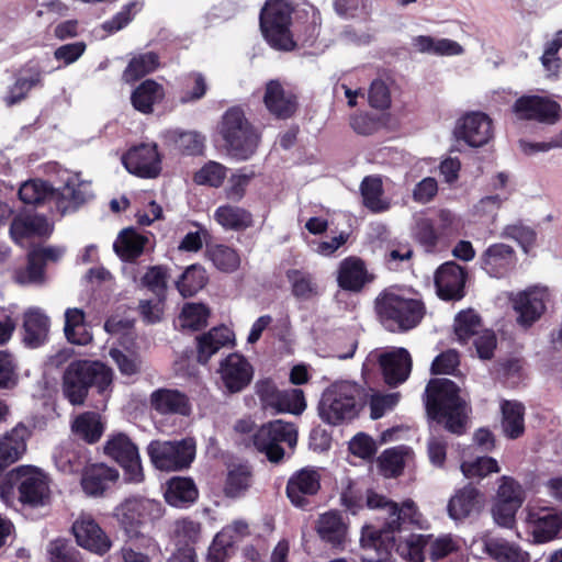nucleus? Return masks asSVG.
<instances>
[{
  "mask_svg": "<svg viewBox=\"0 0 562 562\" xmlns=\"http://www.w3.org/2000/svg\"><path fill=\"white\" fill-rule=\"evenodd\" d=\"M103 450L124 469L126 481L133 483L143 481L144 473L138 449L126 435H114L106 441Z\"/></svg>",
  "mask_w": 562,
  "mask_h": 562,
  "instance_id": "10",
  "label": "nucleus"
},
{
  "mask_svg": "<svg viewBox=\"0 0 562 562\" xmlns=\"http://www.w3.org/2000/svg\"><path fill=\"white\" fill-rule=\"evenodd\" d=\"M483 268L494 277H501L505 269L515 262L514 249L505 244L490 246L482 258Z\"/></svg>",
  "mask_w": 562,
  "mask_h": 562,
  "instance_id": "34",
  "label": "nucleus"
},
{
  "mask_svg": "<svg viewBox=\"0 0 562 562\" xmlns=\"http://www.w3.org/2000/svg\"><path fill=\"white\" fill-rule=\"evenodd\" d=\"M492 120L482 112H471L462 116L453 130L454 137L471 147H481L493 137Z\"/></svg>",
  "mask_w": 562,
  "mask_h": 562,
  "instance_id": "13",
  "label": "nucleus"
},
{
  "mask_svg": "<svg viewBox=\"0 0 562 562\" xmlns=\"http://www.w3.org/2000/svg\"><path fill=\"white\" fill-rule=\"evenodd\" d=\"M220 133L229 155L238 159L249 158L257 149L259 135L239 108H231L222 117Z\"/></svg>",
  "mask_w": 562,
  "mask_h": 562,
  "instance_id": "6",
  "label": "nucleus"
},
{
  "mask_svg": "<svg viewBox=\"0 0 562 562\" xmlns=\"http://www.w3.org/2000/svg\"><path fill=\"white\" fill-rule=\"evenodd\" d=\"M495 499L521 506L525 501V491L516 480L504 475L499 480Z\"/></svg>",
  "mask_w": 562,
  "mask_h": 562,
  "instance_id": "54",
  "label": "nucleus"
},
{
  "mask_svg": "<svg viewBox=\"0 0 562 562\" xmlns=\"http://www.w3.org/2000/svg\"><path fill=\"white\" fill-rule=\"evenodd\" d=\"M150 406L161 415L178 414L189 416L191 405L188 396L171 389H159L150 394Z\"/></svg>",
  "mask_w": 562,
  "mask_h": 562,
  "instance_id": "26",
  "label": "nucleus"
},
{
  "mask_svg": "<svg viewBox=\"0 0 562 562\" xmlns=\"http://www.w3.org/2000/svg\"><path fill=\"white\" fill-rule=\"evenodd\" d=\"M158 512L159 503L134 496L126 498L115 508V517L130 537H136L146 520Z\"/></svg>",
  "mask_w": 562,
  "mask_h": 562,
  "instance_id": "11",
  "label": "nucleus"
},
{
  "mask_svg": "<svg viewBox=\"0 0 562 562\" xmlns=\"http://www.w3.org/2000/svg\"><path fill=\"white\" fill-rule=\"evenodd\" d=\"M15 281L20 284H41L44 282V265L37 255L29 254V262L25 270L15 273Z\"/></svg>",
  "mask_w": 562,
  "mask_h": 562,
  "instance_id": "57",
  "label": "nucleus"
},
{
  "mask_svg": "<svg viewBox=\"0 0 562 562\" xmlns=\"http://www.w3.org/2000/svg\"><path fill=\"white\" fill-rule=\"evenodd\" d=\"M251 483V472L248 467L239 465L231 470L226 484L225 493L229 497H237L248 490Z\"/></svg>",
  "mask_w": 562,
  "mask_h": 562,
  "instance_id": "52",
  "label": "nucleus"
},
{
  "mask_svg": "<svg viewBox=\"0 0 562 562\" xmlns=\"http://www.w3.org/2000/svg\"><path fill=\"white\" fill-rule=\"evenodd\" d=\"M293 8L286 0H268L260 13V27L272 47L290 50L294 42L290 35Z\"/></svg>",
  "mask_w": 562,
  "mask_h": 562,
  "instance_id": "8",
  "label": "nucleus"
},
{
  "mask_svg": "<svg viewBox=\"0 0 562 562\" xmlns=\"http://www.w3.org/2000/svg\"><path fill=\"white\" fill-rule=\"evenodd\" d=\"M385 382L391 386L403 383L409 375L412 359L408 351L400 348L380 357Z\"/></svg>",
  "mask_w": 562,
  "mask_h": 562,
  "instance_id": "25",
  "label": "nucleus"
},
{
  "mask_svg": "<svg viewBox=\"0 0 562 562\" xmlns=\"http://www.w3.org/2000/svg\"><path fill=\"white\" fill-rule=\"evenodd\" d=\"M126 169L143 178H155L160 172V159L156 145L142 144L123 156Z\"/></svg>",
  "mask_w": 562,
  "mask_h": 562,
  "instance_id": "16",
  "label": "nucleus"
},
{
  "mask_svg": "<svg viewBox=\"0 0 562 562\" xmlns=\"http://www.w3.org/2000/svg\"><path fill=\"white\" fill-rule=\"evenodd\" d=\"M502 427L505 435L516 439L524 434V406L518 402L504 401L502 404Z\"/></svg>",
  "mask_w": 562,
  "mask_h": 562,
  "instance_id": "41",
  "label": "nucleus"
},
{
  "mask_svg": "<svg viewBox=\"0 0 562 562\" xmlns=\"http://www.w3.org/2000/svg\"><path fill=\"white\" fill-rule=\"evenodd\" d=\"M165 97L164 87L155 80L143 81L132 93L133 106L145 114L153 112V105L160 102Z\"/></svg>",
  "mask_w": 562,
  "mask_h": 562,
  "instance_id": "35",
  "label": "nucleus"
},
{
  "mask_svg": "<svg viewBox=\"0 0 562 562\" xmlns=\"http://www.w3.org/2000/svg\"><path fill=\"white\" fill-rule=\"evenodd\" d=\"M153 464L161 471H181L189 468L195 456V441L184 438L176 441L154 440L148 445Z\"/></svg>",
  "mask_w": 562,
  "mask_h": 562,
  "instance_id": "9",
  "label": "nucleus"
},
{
  "mask_svg": "<svg viewBox=\"0 0 562 562\" xmlns=\"http://www.w3.org/2000/svg\"><path fill=\"white\" fill-rule=\"evenodd\" d=\"M196 497L198 490L191 479L173 477L168 482L165 498L171 506H183L194 502Z\"/></svg>",
  "mask_w": 562,
  "mask_h": 562,
  "instance_id": "38",
  "label": "nucleus"
},
{
  "mask_svg": "<svg viewBox=\"0 0 562 562\" xmlns=\"http://www.w3.org/2000/svg\"><path fill=\"white\" fill-rule=\"evenodd\" d=\"M207 256L213 265L223 272L232 273L240 266L238 252L225 245H215L207 249Z\"/></svg>",
  "mask_w": 562,
  "mask_h": 562,
  "instance_id": "45",
  "label": "nucleus"
},
{
  "mask_svg": "<svg viewBox=\"0 0 562 562\" xmlns=\"http://www.w3.org/2000/svg\"><path fill=\"white\" fill-rule=\"evenodd\" d=\"M529 521L533 524L532 535L537 542H547L557 537L562 527V518L557 513L541 509L529 514Z\"/></svg>",
  "mask_w": 562,
  "mask_h": 562,
  "instance_id": "33",
  "label": "nucleus"
},
{
  "mask_svg": "<svg viewBox=\"0 0 562 562\" xmlns=\"http://www.w3.org/2000/svg\"><path fill=\"white\" fill-rule=\"evenodd\" d=\"M209 308L199 303H188L179 315V326L182 329L200 330L207 325Z\"/></svg>",
  "mask_w": 562,
  "mask_h": 562,
  "instance_id": "46",
  "label": "nucleus"
},
{
  "mask_svg": "<svg viewBox=\"0 0 562 562\" xmlns=\"http://www.w3.org/2000/svg\"><path fill=\"white\" fill-rule=\"evenodd\" d=\"M362 393V387L353 382L331 384L324 391L318 403L319 417L330 425L355 418L359 413Z\"/></svg>",
  "mask_w": 562,
  "mask_h": 562,
  "instance_id": "5",
  "label": "nucleus"
},
{
  "mask_svg": "<svg viewBox=\"0 0 562 562\" xmlns=\"http://www.w3.org/2000/svg\"><path fill=\"white\" fill-rule=\"evenodd\" d=\"M286 278L292 285V294L301 300H308L317 294V285L310 273L291 269L286 271Z\"/></svg>",
  "mask_w": 562,
  "mask_h": 562,
  "instance_id": "50",
  "label": "nucleus"
},
{
  "mask_svg": "<svg viewBox=\"0 0 562 562\" xmlns=\"http://www.w3.org/2000/svg\"><path fill=\"white\" fill-rule=\"evenodd\" d=\"M234 536L228 535L227 531L218 532L210 549L207 558L211 562H225L229 555V552L233 548Z\"/></svg>",
  "mask_w": 562,
  "mask_h": 562,
  "instance_id": "60",
  "label": "nucleus"
},
{
  "mask_svg": "<svg viewBox=\"0 0 562 562\" xmlns=\"http://www.w3.org/2000/svg\"><path fill=\"white\" fill-rule=\"evenodd\" d=\"M461 471L468 479L485 477L491 473L499 472L497 461L491 457H480L474 461L463 462Z\"/></svg>",
  "mask_w": 562,
  "mask_h": 562,
  "instance_id": "55",
  "label": "nucleus"
},
{
  "mask_svg": "<svg viewBox=\"0 0 562 562\" xmlns=\"http://www.w3.org/2000/svg\"><path fill=\"white\" fill-rule=\"evenodd\" d=\"M306 407L304 393L300 389L281 391L274 411L300 415Z\"/></svg>",
  "mask_w": 562,
  "mask_h": 562,
  "instance_id": "53",
  "label": "nucleus"
},
{
  "mask_svg": "<svg viewBox=\"0 0 562 562\" xmlns=\"http://www.w3.org/2000/svg\"><path fill=\"white\" fill-rule=\"evenodd\" d=\"M215 220L223 227L234 231L245 229L252 225L251 214L238 206L224 205L215 212Z\"/></svg>",
  "mask_w": 562,
  "mask_h": 562,
  "instance_id": "42",
  "label": "nucleus"
},
{
  "mask_svg": "<svg viewBox=\"0 0 562 562\" xmlns=\"http://www.w3.org/2000/svg\"><path fill=\"white\" fill-rule=\"evenodd\" d=\"M53 200L57 211L64 215L82 205L87 200V192L82 190V184L67 182L61 189L54 190Z\"/></svg>",
  "mask_w": 562,
  "mask_h": 562,
  "instance_id": "40",
  "label": "nucleus"
},
{
  "mask_svg": "<svg viewBox=\"0 0 562 562\" xmlns=\"http://www.w3.org/2000/svg\"><path fill=\"white\" fill-rule=\"evenodd\" d=\"M459 387L449 379H431L426 387V412L429 418L443 424L445 428L462 435L467 430L471 408L459 395Z\"/></svg>",
  "mask_w": 562,
  "mask_h": 562,
  "instance_id": "2",
  "label": "nucleus"
},
{
  "mask_svg": "<svg viewBox=\"0 0 562 562\" xmlns=\"http://www.w3.org/2000/svg\"><path fill=\"white\" fill-rule=\"evenodd\" d=\"M547 292L544 290H530L519 293L514 299V310L517 312V322L529 327L540 318L546 310Z\"/></svg>",
  "mask_w": 562,
  "mask_h": 562,
  "instance_id": "23",
  "label": "nucleus"
},
{
  "mask_svg": "<svg viewBox=\"0 0 562 562\" xmlns=\"http://www.w3.org/2000/svg\"><path fill=\"white\" fill-rule=\"evenodd\" d=\"M319 490V472L312 468H304L289 479L286 496L295 507L306 508L311 504L310 497L316 495Z\"/></svg>",
  "mask_w": 562,
  "mask_h": 562,
  "instance_id": "14",
  "label": "nucleus"
},
{
  "mask_svg": "<svg viewBox=\"0 0 562 562\" xmlns=\"http://www.w3.org/2000/svg\"><path fill=\"white\" fill-rule=\"evenodd\" d=\"M50 232V224L44 216L37 214L19 215L10 225V234L16 241L31 236H46Z\"/></svg>",
  "mask_w": 562,
  "mask_h": 562,
  "instance_id": "31",
  "label": "nucleus"
},
{
  "mask_svg": "<svg viewBox=\"0 0 562 562\" xmlns=\"http://www.w3.org/2000/svg\"><path fill=\"white\" fill-rule=\"evenodd\" d=\"M226 177V168L215 161H210L194 175L198 184L220 187Z\"/></svg>",
  "mask_w": 562,
  "mask_h": 562,
  "instance_id": "58",
  "label": "nucleus"
},
{
  "mask_svg": "<svg viewBox=\"0 0 562 562\" xmlns=\"http://www.w3.org/2000/svg\"><path fill=\"white\" fill-rule=\"evenodd\" d=\"M49 318L38 308H30L23 315V342L30 348L42 346L48 338Z\"/></svg>",
  "mask_w": 562,
  "mask_h": 562,
  "instance_id": "27",
  "label": "nucleus"
},
{
  "mask_svg": "<svg viewBox=\"0 0 562 562\" xmlns=\"http://www.w3.org/2000/svg\"><path fill=\"white\" fill-rule=\"evenodd\" d=\"M366 504L369 508L383 513L384 524L380 528L366 526L362 529L361 547L375 550L376 557L368 558L363 555L361 561L382 562L389 557L391 550L396 547V550L407 558L409 562H424V554L428 549V536L409 535L403 544H396L395 538V532L401 530L403 524H414L417 521L415 503L407 499L400 507L397 503L369 490L366 495Z\"/></svg>",
  "mask_w": 562,
  "mask_h": 562,
  "instance_id": "1",
  "label": "nucleus"
},
{
  "mask_svg": "<svg viewBox=\"0 0 562 562\" xmlns=\"http://www.w3.org/2000/svg\"><path fill=\"white\" fill-rule=\"evenodd\" d=\"M372 277L367 272L364 262L357 257H349L341 261L338 270V285L347 291L359 292Z\"/></svg>",
  "mask_w": 562,
  "mask_h": 562,
  "instance_id": "29",
  "label": "nucleus"
},
{
  "mask_svg": "<svg viewBox=\"0 0 562 562\" xmlns=\"http://www.w3.org/2000/svg\"><path fill=\"white\" fill-rule=\"evenodd\" d=\"M363 205L373 213L389 210L390 203L383 195L382 180L378 177H366L360 186Z\"/></svg>",
  "mask_w": 562,
  "mask_h": 562,
  "instance_id": "39",
  "label": "nucleus"
},
{
  "mask_svg": "<svg viewBox=\"0 0 562 562\" xmlns=\"http://www.w3.org/2000/svg\"><path fill=\"white\" fill-rule=\"evenodd\" d=\"M218 373L225 389L229 393H237L251 382L254 369L244 356L231 353L221 361Z\"/></svg>",
  "mask_w": 562,
  "mask_h": 562,
  "instance_id": "15",
  "label": "nucleus"
},
{
  "mask_svg": "<svg viewBox=\"0 0 562 562\" xmlns=\"http://www.w3.org/2000/svg\"><path fill=\"white\" fill-rule=\"evenodd\" d=\"M519 119L535 120L547 125H554L561 119L560 104L549 98L527 95L519 98L513 105Z\"/></svg>",
  "mask_w": 562,
  "mask_h": 562,
  "instance_id": "12",
  "label": "nucleus"
},
{
  "mask_svg": "<svg viewBox=\"0 0 562 562\" xmlns=\"http://www.w3.org/2000/svg\"><path fill=\"white\" fill-rule=\"evenodd\" d=\"M281 426L279 424H263L250 437L254 447L261 453H265L267 459L272 463H279L283 460L285 451L277 442L276 435H279Z\"/></svg>",
  "mask_w": 562,
  "mask_h": 562,
  "instance_id": "30",
  "label": "nucleus"
},
{
  "mask_svg": "<svg viewBox=\"0 0 562 562\" xmlns=\"http://www.w3.org/2000/svg\"><path fill=\"white\" fill-rule=\"evenodd\" d=\"M54 189L41 180L24 182L19 190V198L25 204L38 205L47 200H53Z\"/></svg>",
  "mask_w": 562,
  "mask_h": 562,
  "instance_id": "48",
  "label": "nucleus"
},
{
  "mask_svg": "<svg viewBox=\"0 0 562 562\" xmlns=\"http://www.w3.org/2000/svg\"><path fill=\"white\" fill-rule=\"evenodd\" d=\"M263 103L272 115L281 120L291 117L297 110L296 95L286 91L278 80L267 82Z\"/></svg>",
  "mask_w": 562,
  "mask_h": 562,
  "instance_id": "22",
  "label": "nucleus"
},
{
  "mask_svg": "<svg viewBox=\"0 0 562 562\" xmlns=\"http://www.w3.org/2000/svg\"><path fill=\"white\" fill-rule=\"evenodd\" d=\"M50 562H80L78 552L63 540H55L49 544Z\"/></svg>",
  "mask_w": 562,
  "mask_h": 562,
  "instance_id": "64",
  "label": "nucleus"
},
{
  "mask_svg": "<svg viewBox=\"0 0 562 562\" xmlns=\"http://www.w3.org/2000/svg\"><path fill=\"white\" fill-rule=\"evenodd\" d=\"M71 431L78 439L92 445L102 437L104 425L98 413L85 412L72 420Z\"/></svg>",
  "mask_w": 562,
  "mask_h": 562,
  "instance_id": "32",
  "label": "nucleus"
},
{
  "mask_svg": "<svg viewBox=\"0 0 562 562\" xmlns=\"http://www.w3.org/2000/svg\"><path fill=\"white\" fill-rule=\"evenodd\" d=\"M379 319L390 331H408L419 325L426 314L422 300L383 291L374 301Z\"/></svg>",
  "mask_w": 562,
  "mask_h": 562,
  "instance_id": "4",
  "label": "nucleus"
},
{
  "mask_svg": "<svg viewBox=\"0 0 562 562\" xmlns=\"http://www.w3.org/2000/svg\"><path fill=\"white\" fill-rule=\"evenodd\" d=\"M112 379L113 371L104 363L75 360L64 371L63 394L72 405H82L91 386H97L99 392H104L112 384Z\"/></svg>",
  "mask_w": 562,
  "mask_h": 562,
  "instance_id": "3",
  "label": "nucleus"
},
{
  "mask_svg": "<svg viewBox=\"0 0 562 562\" xmlns=\"http://www.w3.org/2000/svg\"><path fill=\"white\" fill-rule=\"evenodd\" d=\"M520 505H514L512 503H504L495 499L492 507V515L497 525L506 528H512L515 524V516Z\"/></svg>",
  "mask_w": 562,
  "mask_h": 562,
  "instance_id": "63",
  "label": "nucleus"
},
{
  "mask_svg": "<svg viewBox=\"0 0 562 562\" xmlns=\"http://www.w3.org/2000/svg\"><path fill=\"white\" fill-rule=\"evenodd\" d=\"M484 494L472 484L456 491L448 503V514L454 520H462L479 514L484 506Z\"/></svg>",
  "mask_w": 562,
  "mask_h": 562,
  "instance_id": "17",
  "label": "nucleus"
},
{
  "mask_svg": "<svg viewBox=\"0 0 562 562\" xmlns=\"http://www.w3.org/2000/svg\"><path fill=\"white\" fill-rule=\"evenodd\" d=\"M206 283L207 276L205 270L201 266L192 265L176 281V286L183 297H190L202 290Z\"/></svg>",
  "mask_w": 562,
  "mask_h": 562,
  "instance_id": "44",
  "label": "nucleus"
},
{
  "mask_svg": "<svg viewBox=\"0 0 562 562\" xmlns=\"http://www.w3.org/2000/svg\"><path fill=\"white\" fill-rule=\"evenodd\" d=\"M168 273L164 266H153L140 279V285L150 291L155 297L166 300Z\"/></svg>",
  "mask_w": 562,
  "mask_h": 562,
  "instance_id": "51",
  "label": "nucleus"
},
{
  "mask_svg": "<svg viewBox=\"0 0 562 562\" xmlns=\"http://www.w3.org/2000/svg\"><path fill=\"white\" fill-rule=\"evenodd\" d=\"M315 529L321 540L335 550H344L348 543V525L335 512L318 517Z\"/></svg>",
  "mask_w": 562,
  "mask_h": 562,
  "instance_id": "21",
  "label": "nucleus"
},
{
  "mask_svg": "<svg viewBox=\"0 0 562 562\" xmlns=\"http://www.w3.org/2000/svg\"><path fill=\"white\" fill-rule=\"evenodd\" d=\"M30 436L31 430L23 423H19L0 437V475L25 453Z\"/></svg>",
  "mask_w": 562,
  "mask_h": 562,
  "instance_id": "20",
  "label": "nucleus"
},
{
  "mask_svg": "<svg viewBox=\"0 0 562 562\" xmlns=\"http://www.w3.org/2000/svg\"><path fill=\"white\" fill-rule=\"evenodd\" d=\"M147 241L148 238L134 228H125L114 243V250L123 260L131 261L143 254Z\"/></svg>",
  "mask_w": 562,
  "mask_h": 562,
  "instance_id": "37",
  "label": "nucleus"
},
{
  "mask_svg": "<svg viewBox=\"0 0 562 562\" xmlns=\"http://www.w3.org/2000/svg\"><path fill=\"white\" fill-rule=\"evenodd\" d=\"M485 552L497 562H529V554L504 539L483 540Z\"/></svg>",
  "mask_w": 562,
  "mask_h": 562,
  "instance_id": "36",
  "label": "nucleus"
},
{
  "mask_svg": "<svg viewBox=\"0 0 562 562\" xmlns=\"http://www.w3.org/2000/svg\"><path fill=\"white\" fill-rule=\"evenodd\" d=\"M465 273L454 262H446L435 274V285L439 297L443 300H460L464 295Z\"/></svg>",
  "mask_w": 562,
  "mask_h": 562,
  "instance_id": "19",
  "label": "nucleus"
},
{
  "mask_svg": "<svg viewBox=\"0 0 562 562\" xmlns=\"http://www.w3.org/2000/svg\"><path fill=\"white\" fill-rule=\"evenodd\" d=\"M41 82V72L38 70H33L29 77L18 78L15 83L10 89L8 97L5 98V102L8 105H13L20 101H22L29 91L40 85Z\"/></svg>",
  "mask_w": 562,
  "mask_h": 562,
  "instance_id": "56",
  "label": "nucleus"
},
{
  "mask_svg": "<svg viewBox=\"0 0 562 562\" xmlns=\"http://www.w3.org/2000/svg\"><path fill=\"white\" fill-rule=\"evenodd\" d=\"M481 330V318L472 310L462 311L456 316L454 333L460 341L465 342L469 338L479 335Z\"/></svg>",
  "mask_w": 562,
  "mask_h": 562,
  "instance_id": "49",
  "label": "nucleus"
},
{
  "mask_svg": "<svg viewBox=\"0 0 562 562\" xmlns=\"http://www.w3.org/2000/svg\"><path fill=\"white\" fill-rule=\"evenodd\" d=\"M119 479L116 469L103 463L87 467L82 473L81 486L90 496H100L109 485Z\"/></svg>",
  "mask_w": 562,
  "mask_h": 562,
  "instance_id": "28",
  "label": "nucleus"
},
{
  "mask_svg": "<svg viewBox=\"0 0 562 562\" xmlns=\"http://www.w3.org/2000/svg\"><path fill=\"white\" fill-rule=\"evenodd\" d=\"M196 360L206 364L222 348L234 345V333L226 326L213 327L196 338Z\"/></svg>",
  "mask_w": 562,
  "mask_h": 562,
  "instance_id": "24",
  "label": "nucleus"
},
{
  "mask_svg": "<svg viewBox=\"0 0 562 562\" xmlns=\"http://www.w3.org/2000/svg\"><path fill=\"white\" fill-rule=\"evenodd\" d=\"M72 531L77 543L91 552L103 554L111 547L109 537L91 517L82 516L77 519Z\"/></svg>",
  "mask_w": 562,
  "mask_h": 562,
  "instance_id": "18",
  "label": "nucleus"
},
{
  "mask_svg": "<svg viewBox=\"0 0 562 562\" xmlns=\"http://www.w3.org/2000/svg\"><path fill=\"white\" fill-rule=\"evenodd\" d=\"M9 482L11 488L16 490L18 499L23 506L38 508L50 504L49 480L41 469L20 465L10 472Z\"/></svg>",
  "mask_w": 562,
  "mask_h": 562,
  "instance_id": "7",
  "label": "nucleus"
},
{
  "mask_svg": "<svg viewBox=\"0 0 562 562\" xmlns=\"http://www.w3.org/2000/svg\"><path fill=\"white\" fill-rule=\"evenodd\" d=\"M459 550V543L451 536L436 539L428 536L427 553L432 562H456Z\"/></svg>",
  "mask_w": 562,
  "mask_h": 562,
  "instance_id": "43",
  "label": "nucleus"
},
{
  "mask_svg": "<svg viewBox=\"0 0 562 562\" xmlns=\"http://www.w3.org/2000/svg\"><path fill=\"white\" fill-rule=\"evenodd\" d=\"M159 66L158 55L149 52L140 54L131 59L126 69L124 70L123 78L126 82H132L145 75L154 71Z\"/></svg>",
  "mask_w": 562,
  "mask_h": 562,
  "instance_id": "47",
  "label": "nucleus"
},
{
  "mask_svg": "<svg viewBox=\"0 0 562 562\" xmlns=\"http://www.w3.org/2000/svg\"><path fill=\"white\" fill-rule=\"evenodd\" d=\"M502 237L516 240L527 252L528 247L532 246L536 240V232L521 223H517L507 225L502 233Z\"/></svg>",
  "mask_w": 562,
  "mask_h": 562,
  "instance_id": "62",
  "label": "nucleus"
},
{
  "mask_svg": "<svg viewBox=\"0 0 562 562\" xmlns=\"http://www.w3.org/2000/svg\"><path fill=\"white\" fill-rule=\"evenodd\" d=\"M415 239L425 247L427 251L434 249L437 245L439 235L437 234L432 222L429 218H419L414 228Z\"/></svg>",
  "mask_w": 562,
  "mask_h": 562,
  "instance_id": "61",
  "label": "nucleus"
},
{
  "mask_svg": "<svg viewBox=\"0 0 562 562\" xmlns=\"http://www.w3.org/2000/svg\"><path fill=\"white\" fill-rule=\"evenodd\" d=\"M110 356L116 363L120 372L124 375H135L142 370V359L134 352H123L119 349H111Z\"/></svg>",
  "mask_w": 562,
  "mask_h": 562,
  "instance_id": "59",
  "label": "nucleus"
}]
</instances>
